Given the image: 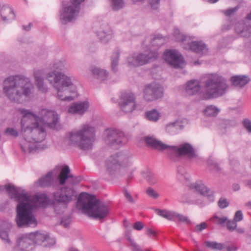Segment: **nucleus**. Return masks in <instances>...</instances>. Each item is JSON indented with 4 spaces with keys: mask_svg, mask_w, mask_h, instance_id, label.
<instances>
[{
    "mask_svg": "<svg viewBox=\"0 0 251 251\" xmlns=\"http://www.w3.org/2000/svg\"><path fill=\"white\" fill-rule=\"evenodd\" d=\"M12 198L18 202L17 205L16 223L19 227L35 226L37 223L32 213L33 204L45 207L50 202L49 197L45 194L31 196L21 188L12 185L5 186Z\"/></svg>",
    "mask_w": 251,
    "mask_h": 251,
    "instance_id": "nucleus-1",
    "label": "nucleus"
},
{
    "mask_svg": "<svg viewBox=\"0 0 251 251\" xmlns=\"http://www.w3.org/2000/svg\"><path fill=\"white\" fill-rule=\"evenodd\" d=\"M23 115L21 120V132L24 139L20 146L25 152H31L36 149V143L44 141L46 136L44 126L38 122L36 116L30 110L19 109Z\"/></svg>",
    "mask_w": 251,
    "mask_h": 251,
    "instance_id": "nucleus-2",
    "label": "nucleus"
},
{
    "mask_svg": "<svg viewBox=\"0 0 251 251\" xmlns=\"http://www.w3.org/2000/svg\"><path fill=\"white\" fill-rule=\"evenodd\" d=\"M33 88L30 79L22 75H10L3 81V93L11 101L17 103L27 100Z\"/></svg>",
    "mask_w": 251,
    "mask_h": 251,
    "instance_id": "nucleus-3",
    "label": "nucleus"
},
{
    "mask_svg": "<svg viewBox=\"0 0 251 251\" xmlns=\"http://www.w3.org/2000/svg\"><path fill=\"white\" fill-rule=\"evenodd\" d=\"M52 67L54 70L48 73L46 78L56 90L57 98L64 101L73 100L75 97L70 95L75 93V91L71 90L74 86L72 78L60 72L66 69L65 61H58L53 64Z\"/></svg>",
    "mask_w": 251,
    "mask_h": 251,
    "instance_id": "nucleus-4",
    "label": "nucleus"
},
{
    "mask_svg": "<svg viewBox=\"0 0 251 251\" xmlns=\"http://www.w3.org/2000/svg\"><path fill=\"white\" fill-rule=\"evenodd\" d=\"M77 207L89 217L95 219H102L107 216L109 208L106 204L97 199L93 195L87 193L80 194Z\"/></svg>",
    "mask_w": 251,
    "mask_h": 251,
    "instance_id": "nucleus-5",
    "label": "nucleus"
},
{
    "mask_svg": "<svg viewBox=\"0 0 251 251\" xmlns=\"http://www.w3.org/2000/svg\"><path fill=\"white\" fill-rule=\"evenodd\" d=\"M228 88L226 79L222 76L217 74L208 75L204 82L203 99L208 100L222 96Z\"/></svg>",
    "mask_w": 251,
    "mask_h": 251,
    "instance_id": "nucleus-6",
    "label": "nucleus"
},
{
    "mask_svg": "<svg viewBox=\"0 0 251 251\" xmlns=\"http://www.w3.org/2000/svg\"><path fill=\"white\" fill-rule=\"evenodd\" d=\"M95 132L94 126L88 124H84L79 130L70 133V144L84 151L90 150L96 140Z\"/></svg>",
    "mask_w": 251,
    "mask_h": 251,
    "instance_id": "nucleus-7",
    "label": "nucleus"
},
{
    "mask_svg": "<svg viewBox=\"0 0 251 251\" xmlns=\"http://www.w3.org/2000/svg\"><path fill=\"white\" fill-rule=\"evenodd\" d=\"M131 155L128 152H119L113 154L106 161L107 171L111 176L117 174L122 167L132 164Z\"/></svg>",
    "mask_w": 251,
    "mask_h": 251,
    "instance_id": "nucleus-8",
    "label": "nucleus"
},
{
    "mask_svg": "<svg viewBox=\"0 0 251 251\" xmlns=\"http://www.w3.org/2000/svg\"><path fill=\"white\" fill-rule=\"evenodd\" d=\"M174 36L177 41L182 42L184 46L185 44L188 45V48L196 53L202 55L206 53L208 51L206 45L202 42L194 41L190 43V37L180 33L179 29L177 28L174 30ZM183 47L185 49L187 48L185 46Z\"/></svg>",
    "mask_w": 251,
    "mask_h": 251,
    "instance_id": "nucleus-9",
    "label": "nucleus"
},
{
    "mask_svg": "<svg viewBox=\"0 0 251 251\" xmlns=\"http://www.w3.org/2000/svg\"><path fill=\"white\" fill-rule=\"evenodd\" d=\"M84 0H70V4L63 8V11L61 13L60 19L63 24L75 20L78 16L80 4Z\"/></svg>",
    "mask_w": 251,
    "mask_h": 251,
    "instance_id": "nucleus-10",
    "label": "nucleus"
},
{
    "mask_svg": "<svg viewBox=\"0 0 251 251\" xmlns=\"http://www.w3.org/2000/svg\"><path fill=\"white\" fill-rule=\"evenodd\" d=\"M158 53L157 51L151 50L145 53H134L127 58V62L129 65L136 67L153 61L158 57Z\"/></svg>",
    "mask_w": 251,
    "mask_h": 251,
    "instance_id": "nucleus-11",
    "label": "nucleus"
},
{
    "mask_svg": "<svg viewBox=\"0 0 251 251\" xmlns=\"http://www.w3.org/2000/svg\"><path fill=\"white\" fill-rule=\"evenodd\" d=\"M77 193L74 189L67 186L62 187L53 193L55 201L65 205L75 200Z\"/></svg>",
    "mask_w": 251,
    "mask_h": 251,
    "instance_id": "nucleus-12",
    "label": "nucleus"
},
{
    "mask_svg": "<svg viewBox=\"0 0 251 251\" xmlns=\"http://www.w3.org/2000/svg\"><path fill=\"white\" fill-rule=\"evenodd\" d=\"M38 122L43 126L47 125L50 128L57 129L59 117L58 114L53 111L42 109L39 116H36Z\"/></svg>",
    "mask_w": 251,
    "mask_h": 251,
    "instance_id": "nucleus-13",
    "label": "nucleus"
},
{
    "mask_svg": "<svg viewBox=\"0 0 251 251\" xmlns=\"http://www.w3.org/2000/svg\"><path fill=\"white\" fill-rule=\"evenodd\" d=\"M119 104L121 109L126 113L132 112L136 108L135 96L131 92H123L121 94Z\"/></svg>",
    "mask_w": 251,
    "mask_h": 251,
    "instance_id": "nucleus-14",
    "label": "nucleus"
},
{
    "mask_svg": "<svg viewBox=\"0 0 251 251\" xmlns=\"http://www.w3.org/2000/svg\"><path fill=\"white\" fill-rule=\"evenodd\" d=\"M104 139L107 144L120 145L125 140L124 133L119 130L109 128L104 132Z\"/></svg>",
    "mask_w": 251,
    "mask_h": 251,
    "instance_id": "nucleus-15",
    "label": "nucleus"
},
{
    "mask_svg": "<svg viewBox=\"0 0 251 251\" xmlns=\"http://www.w3.org/2000/svg\"><path fill=\"white\" fill-rule=\"evenodd\" d=\"M163 88L159 84L151 83L146 86L144 90V99L148 101H152L162 97Z\"/></svg>",
    "mask_w": 251,
    "mask_h": 251,
    "instance_id": "nucleus-16",
    "label": "nucleus"
},
{
    "mask_svg": "<svg viewBox=\"0 0 251 251\" xmlns=\"http://www.w3.org/2000/svg\"><path fill=\"white\" fill-rule=\"evenodd\" d=\"M169 147L168 150L175 154L177 157L187 156L191 158L196 156L193 147L189 143H184L179 146L169 145Z\"/></svg>",
    "mask_w": 251,
    "mask_h": 251,
    "instance_id": "nucleus-17",
    "label": "nucleus"
},
{
    "mask_svg": "<svg viewBox=\"0 0 251 251\" xmlns=\"http://www.w3.org/2000/svg\"><path fill=\"white\" fill-rule=\"evenodd\" d=\"M164 55L165 60L175 68L181 67L183 63L182 55L176 50H169Z\"/></svg>",
    "mask_w": 251,
    "mask_h": 251,
    "instance_id": "nucleus-18",
    "label": "nucleus"
},
{
    "mask_svg": "<svg viewBox=\"0 0 251 251\" xmlns=\"http://www.w3.org/2000/svg\"><path fill=\"white\" fill-rule=\"evenodd\" d=\"M70 170L68 166H64L61 170L59 175L58 176L60 185H64L66 180L71 185H75L79 183L81 180L79 176H74L70 174Z\"/></svg>",
    "mask_w": 251,
    "mask_h": 251,
    "instance_id": "nucleus-19",
    "label": "nucleus"
},
{
    "mask_svg": "<svg viewBox=\"0 0 251 251\" xmlns=\"http://www.w3.org/2000/svg\"><path fill=\"white\" fill-rule=\"evenodd\" d=\"M90 106L88 101H83L73 102L68 108V112L80 115L87 112Z\"/></svg>",
    "mask_w": 251,
    "mask_h": 251,
    "instance_id": "nucleus-20",
    "label": "nucleus"
},
{
    "mask_svg": "<svg viewBox=\"0 0 251 251\" xmlns=\"http://www.w3.org/2000/svg\"><path fill=\"white\" fill-rule=\"evenodd\" d=\"M35 83L38 90L42 93H46L48 88L44 82L45 71L43 69L35 70L33 72Z\"/></svg>",
    "mask_w": 251,
    "mask_h": 251,
    "instance_id": "nucleus-21",
    "label": "nucleus"
},
{
    "mask_svg": "<svg viewBox=\"0 0 251 251\" xmlns=\"http://www.w3.org/2000/svg\"><path fill=\"white\" fill-rule=\"evenodd\" d=\"M192 188H195L196 191L201 195L206 197L209 201H214V196L213 191L208 189L204 184L199 182L191 185Z\"/></svg>",
    "mask_w": 251,
    "mask_h": 251,
    "instance_id": "nucleus-22",
    "label": "nucleus"
},
{
    "mask_svg": "<svg viewBox=\"0 0 251 251\" xmlns=\"http://www.w3.org/2000/svg\"><path fill=\"white\" fill-rule=\"evenodd\" d=\"M97 35L101 42L106 44L112 39L113 31L109 25H104L101 26L98 32Z\"/></svg>",
    "mask_w": 251,
    "mask_h": 251,
    "instance_id": "nucleus-23",
    "label": "nucleus"
},
{
    "mask_svg": "<svg viewBox=\"0 0 251 251\" xmlns=\"http://www.w3.org/2000/svg\"><path fill=\"white\" fill-rule=\"evenodd\" d=\"M145 142L148 146L159 151L168 150V147H169V145L164 144L153 136L146 137Z\"/></svg>",
    "mask_w": 251,
    "mask_h": 251,
    "instance_id": "nucleus-24",
    "label": "nucleus"
},
{
    "mask_svg": "<svg viewBox=\"0 0 251 251\" xmlns=\"http://www.w3.org/2000/svg\"><path fill=\"white\" fill-rule=\"evenodd\" d=\"M17 242L18 248L22 251H28L29 247L33 244L30 233L22 235L18 238Z\"/></svg>",
    "mask_w": 251,
    "mask_h": 251,
    "instance_id": "nucleus-25",
    "label": "nucleus"
},
{
    "mask_svg": "<svg viewBox=\"0 0 251 251\" xmlns=\"http://www.w3.org/2000/svg\"><path fill=\"white\" fill-rule=\"evenodd\" d=\"M30 236L32 238L33 244L43 245L45 247L48 246V245L45 243L50 240L47 234L40 232H31L30 233Z\"/></svg>",
    "mask_w": 251,
    "mask_h": 251,
    "instance_id": "nucleus-26",
    "label": "nucleus"
},
{
    "mask_svg": "<svg viewBox=\"0 0 251 251\" xmlns=\"http://www.w3.org/2000/svg\"><path fill=\"white\" fill-rule=\"evenodd\" d=\"M230 80L234 86L241 88L248 84L251 79L247 75H236L232 76Z\"/></svg>",
    "mask_w": 251,
    "mask_h": 251,
    "instance_id": "nucleus-27",
    "label": "nucleus"
},
{
    "mask_svg": "<svg viewBox=\"0 0 251 251\" xmlns=\"http://www.w3.org/2000/svg\"><path fill=\"white\" fill-rule=\"evenodd\" d=\"M183 127L184 126L181 121H176L167 124L165 126V130L171 135H175L182 130Z\"/></svg>",
    "mask_w": 251,
    "mask_h": 251,
    "instance_id": "nucleus-28",
    "label": "nucleus"
},
{
    "mask_svg": "<svg viewBox=\"0 0 251 251\" xmlns=\"http://www.w3.org/2000/svg\"><path fill=\"white\" fill-rule=\"evenodd\" d=\"M201 90L200 82L197 80L189 81L186 86V92L188 95L192 96L199 93Z\"/></svg>",
    "mask_w": 251,
    "mask_h": 251,
    "instance_id": "nucleus-29",
    "label": "nucleus"
},
{
    "mask_svg": "<svg viewBox=\"0 0 251 251\" xmlns=\"http://www.w3.org/2000/svg\"><path fill=\"white\" fill-rule=\"evenodd\" d=\"M37 185L41 187L53 186L54 180L52 176V173L49 172L45 176L39 179L36 182Z\"/></svg>",
    "mask_w": 251,
    "mask_h": 251,
    "instance_id": "nucleus-30",
    "label": "nucleus"
},
{
    "mask_svg": "<svg viewBox=\"0 0 251 251\" xmlns=\"http://www.w3.org/2000/svg\"><path fill=\"white\" fill-rule=\"evenodd\" d=\"M90 70L94 77L100 80H104L108 76V73L105 70L97 67H92Z\"/></svg>",
    "mask_w": 251,
    "mask_h": 251,
    "instance_id": "nucleus-31",
    "label": "nucleus"
},
{
    "mask_svg": "<svg viewBox=\"0 0 251 251\" xmlns=\"http://www.w3.org/2000/svg\"><path fill=\"white\" fill-rule=\"evenodd\" d=\"M205 246L215 251H221L225 247V244L218 243L216 241L205 240L204 242Z\"/></svg>",
    "mask_w": 251,
    "mask_h": 251,
    "instance_id": "nucleus-32",
    "label": "nucleus"
},
{
    "mask_svg": "<svg viewBox=\"0 0 251 251\" xmlns=\"http://www.w3.org/2000/svg\"><path fill=\"white\" fill-rule=\"evenodd\" d=\"M156 211L158 215L169 220L175 221L176 212L160 209H156Z\"/></svg>",
    "mask_w": 251,
    "mask_h": 251,
    "instance_id": "nucleus-33",
    "label": "nucleus"
},
{
    "mask_svg": "<svg viewBox=\"0 0 251 251\" xmlns=\"http://www.w3.org/2000/svg\"><path fill=\"white\" fill-rule=\"evenodd\" d=\"M120 51L119 50H116L113 52L111 58V69L114 72H116L118 70V61L120 57Z\"/></svg>",
    "mask_w": 251,
    "mask_h": 251,
    "instance_id": "nucleus-34",
    "label": "nucleus"
},
{
    "mask_svg": "<svg viewBox=\"0 0 251 251\" xmlns=\"http://www.w3.org/2000/svg\"><path fill=\"white\" fill-rule=\"evenodd\" d=\"M146 116L147 118L152 122L157 121L160 117V113L156 109H152L146 112Z\"/></svg>",
    "mask_w": 251,
    "mask_h": 251,
    "instance_id": "nucleus-35",
    "label": "nucleus"
},
{
    "mask_svg": "<svg viewBox=\"0 0 251 251\" xmlns=\"http://www.w3.org/2000/svg\"><path fill=\"white\" fill-rule=\"evenodd\" d=\"M219 109L214 105H208L204 110V115L207 116H216L219 112Z\"/></svg>",
    "mask_w": 251,
    "mask_h": 251,
    "instance_id": "nucleus-36",
    "label": "nucleus"
},
{
    "mask_svg": "<svg viewBox=\"0 0 251 251\" xmlns=\"http://www.w3.org/2000/svg\"><path fill=\"white\" fill-rule=\"evenodd\" d=\"M112 9L117 11L122 9L125 5L124 0H110Z\"/></svg>",
    "mask_w": 251,
    "mask_h": 251,
    "instance_id": "nucleus-37",
    "label": "nucleus"
},
{
    "mask_svg": "<svg viewBox=\"0 0 251 251\" xmlns=\"http://www.w3.org/2000/svg\"><path fill=\"white\" fill-rule=\"evenodd\" d=\"M164 41L165 40L163 37L160 35H158L153 38L151 42V44L153 46H160L164 44Z\"/></svg>",
    "mask_w": 251,
    "mask_h": 251,
    "instance_id": "nucleus-38",
    "label": "nucleus"
},
{
    "mask_svg": "<svg viewBox=\"0 0 251 251\" xmlns=\"http://www.w3.org/2000/svg\"><path fill=\"white\" fill-rule=\"evenodd\" d=\"M127 240L130 243V246L132 251H142L140 246L131 238L130 236H127Z\"/></svg>",
    "mask_w": 251,
    "mask_h": 251,
    "instance_id": "nucleus-39",
    "label": "nucleus"
},
{
    "mask_svg": "<svg viewBox=\"0 0 251 251\" xmlns=\"http://www.w3.org/2000/svg\"><path fill=\"white\" fill-rule=\"evenodd\" d=\"M147 181L151 184H155L157 182V179L155 176L152 173H148L146 176H145Z\"/></svg>",
    "mask_w": 251,
    "mask_h": 251,
    "instance_id": "nucleus-40",
    "label": "nucleus"
},
{
    "mask_svg": "<svg viewBox=\"0 0 251 251\" xmlns=\"http://www.w3.org/2000/svg\"><path fill=\"white\" fill-rule=\"evenodd\" d=\"M146 192L149 197L154 199H157L159 196L158 193H157L153 189L150 187L147 189Z\"/></svg>",
    "mask_w": 251,
    "mask_h": 251,
    "instance_id": "nucleus-41",
    "label": "nucleus"
},
{
    "mask_svg": "<svg viewBox=\"0 0 251 251\" xmlns=\"http://www.w3.org/2000/svg\"><path fill=\"white\" fill-rule=\"evenodd\" d=\"M177 173L179 178L181 180H183V179H187L188 175L185 172V169L182 167H179L177 169Z\"/></svg>",
    "mask_w": 251,
    "mask_h": 251,
    "instance_id": "nucleus-42",
    "label": "nucleus"
},
{
    "mask_svg": "<svg viewBox=\"0 0 251 251\" xmlns=\"http://www.w3.org/2000/svg\"><path fill=\"white\" fill-rule=\"evenodd\" d=\"M237 226V222L233 220H228L226 222V227L227 229L229 231H233L235 229H236Z\"/></svg>",
    "mask_w": 251,
    "mask_h": 251,
    "instance_id": "nucleus-43",
    "label": "nucleus"
},
{
    "mask_svg": "<svg viewBox=\"0 0 251 251\" xmlns=\"http://www.w3.org/2000/svg\"><path fill=\"white\" fill-rule=\"evenodd\" d=\"M177 220L180 222L186 223L187 224H189L190 222V220H189L187 217L176 212L175 216V221H176Z\"/></svg>",
    "mask_w": 251,
    "mask_h": 251,
    "instance_id": "nucleus-44",
    "label": "nucleus"
},
{
    "mask_svg": "<svg viewBox=\"0 0 251 251\" xmlns=\"http://www.w3.org/2000/svg\"><path fill=\"white\" fill-rule=\"evenodd\" d=\"M208 163L211 170L216 172H218L221 170L219 165L216 162L212 160H209Z\"/></svg>",
    "mask_w": 251,
    "mask_h": 251,
    "instance_id": "nucleus-45",
    "label": "nucleus"
},
{
    "mask_svg": "<svg viewBox=\"0 0 251 251\" xmlns=\"http://www.w3.org/2000/svg\"><path fill=\"white\" fill-rule=\"evenodd\" d=\"M243 33L241 34V37H249L251 34V25H245L242 30Z\"/></svg>",
    "mask_w": 251,
    "mask_h": 251,
    "instance_id": "nucleus-46",
    "label": "nucleus"
},
{
    "mask_svg": "<svg viewBox=\"0 0 251 251\" xmlns=\"http://www.w3.org/2000/svg\"><path fill=\"white\" fill-rule=\"evenodd\" d=\"M242 124L245 128L249 133L251 134V120L248 119H245L243 121Z\"/></svg>",
    "mask_w": 251,
    "mask_h": 251,
    "instance_id": "nucleus-47",
    "label": "nucleus"
},
{
    "mask_svg": "<svg viewBox=\"0 0 251 251\" xmlns=\"http://www.w3.org/2000/svg\"><path fill=\"white\" fill-rule=\"evenodd\" d=\"M0 238L5 243H10V240L9 239L8 233L6 231L2 230L0 231Z\"/></svg>",
    "mask_w": 251,
    "mask_h": 251,
    "instance_id": "nucleus-48",
    "label": "nucleus"
},
{
    "mask_svg": "<svg viewBox=\"0 0 251 251\" xmlns=\"http://www.w3.org/2000/svg\"><path fill=\"white\" fill-rule=\"evenodd\" d=\"M243 219V214L241 210L237 211L234 216L233 220L237 223L241 221Z\"/></svg>",
    "mask_w": 251,
    "mask_h": 251,
    "instance_id": "nucleus-49",
    "label": "nucleus"
},
{
    "mask_svg": "<svg viewBox=\"0 0 251 251\" xmlns=\"http://www.w3.org/2000/svg\"><path fill=\"white\" fill-rule=\"evenodd\" d=\"M124 196L127 201L131 203H134L135 202V199L131 196V195L126 190L124 192Z\"/></svg>",
    "mask_w": 251,
    "mask_h": 251,
    "instance_id": "nucleus-50",
    "label": "nucleus"
},
{
    "mask_svg": "<svg viewBox=\"0 0 251 251\" xmlns=\"http://www.w3.org/2000/svg\"><path fill=\"white\" fill-rule=\"evenodd\" d=\"M245 25L243 23H237L236 24L235 26V32L239 34L240 36L242 33H243L242 30L244 27Z\"/></svg>",
    "mask_w": 251,
    "mask_h": 251,
    "instance_id": "nucleus-51",
    "label": "nucleus"
},
{
    "mask_svg": "<svg viewBox=\"0 0 251 251\" xmlns=\"http://www.w3.org/2000/svg\"><path fill=\"white\" fill-rule=\"evenodd\" d=\"M229 203L226 199L220 198L218 201V206L220 208H225L228 206Z\"/></svg>",
    "mask_w": 251,
    "mask_h": 251,
    "instance_id": "nucleus-52",
    "label": "nucleus"
},
{
    "mask_svg": "<svg viewBox=\"0 0 251 251\" xmlns=\"http://www.w3.org/2000/svg\"><path fill=\"white\" fill-rule=\"evenodd\" d=\"M5 133L14 137H17L18 135V132L13 128H7L5 131Z\"/></svg>",
    "mask_w": 251,
    "mask_h": 251,
    "instance_id": "nucleus-53",
    "label": "nucleus"
},
{
    "mask_svg": "<svg viewBox=\"0 0 251 251\" xmlns=\"http://www.w3.org/2000/svg\"><path fill=\"white\" fill-rule=\"evenodd\" d=\"M239 9V6H236L234 8H230L224 11V14L228 16H230L234 13Z\"/></svg>",
    "mask_w": 251,
    "mask_h": 251,
    "instance_id": "nucleus-54",
    "label": "nucleus"
},
{
    "mask_svg": "<svg viewBox=\"0 0 251 251\" xmlns=\"http://www.w3.org/2000/svg\"><path fill=\"white\" fill-rule=\"evenodd\" d=\"M207 227V224L205 222L201 223L200 224L196 226L195 229L197 232H201L202 230L205 229Z\"/></svg>",
    "mask_w": 251,
    "mask_h": 251,
    "instance_id": "nucleus-55",
    "label": "nucleus"
},
{
    "mask_svg": "<svg viewBox=\"0 0 251 251\" xmlns=\"http://www.w3.org/2000/svg\"><path fill=\"white\" fill-rule=\"evenodd\" d=\"M160 3V0H149V3L152 9H156L158 8Z\"/></svg>",
    "mask_w": 251,
    "mask_h": 251,
    "instance_id": "nucleus-56",
    "label": "nucleus"
},
{
    "mask_svg": "<svg viewBox=\"0 0 251 251\" xmlns=\"http://www.w3.org/2000/svg\"><path fill=\"white\" fill-rule=\"evenodd\" d=\"M144 227L143 224L140 222H137L135 223L134 225V229L140 230L142 229Z\"/></svg>",
    "mask_w": 251,
    "mask_h": 251,
    "instance_id": "nucleus-57",
    "label": "nucleus"
},
{
    "mask_svg": "<svg viewBox=\"0 0 251 251\" xmlns=\"http://www.w3.org/2000/svg\"><path fill=\"white\" fill-rule=\"evenodd\" d=\"M146 234L151 237L155 236L156 232L151 228H147Z\"/></svg>",
    "mask_w": 251,
    "mask_h": 251,
    "instance_id": "nucleus-58",
    "label": "nucleus"
},
{
    "mask_svg": "<svg viewBox=\"0 0 251 251\" xmlns=\"http://www.w3.org/2000/svg\"><path fill=\"white\" fill-rule=\"evenodd\" d=\"M70 224V221L69 219L64 220L62 219L61 222V225L65 227H69Z\"/></svg>",
    "mask_w": 251,
    "mask_h": 251,
    "instance_id": "nucleus-59",
    "label": "nucleus"
},
{
    "mask_svg": "<svg viewBox=\"0 0 251 251\" xmlns=\"http://www.w3.org/2000/svg\"><path fill=\"white\" fill-rule=\"evenodd\" d=\"M227 219L226 217H223L218 218V223L220 225H222L226 222H227Z\"/></svg>",
    "mask_w": 251,
    "mask_h": 251,
    "instance_id": "nucleus-60",
    "label": "nucleus"
},
{
    "mask_svg": "<svg viewBox=\"0 0 251 251\" xmlns=\"http://www.w3.org/2000/svg\"><path fill=\"white\" fill-rule=\"evenodd\" d=\"M224 249H226L227 251H232L233 250H234V251H236L237 250V248L235 247H230L229 246H226V245Z\"/></svg>",
    "mask_w": 251,
    "mask_h": 251,
    "instance_id": "nucleus-61",
    "label": "nucleus"
},
{
    "mask_svg": "<svg viewBox=\"0 0 251 251\" xmlns=\"http://www.w3.org/2000/svg\"><path fill=\"white\" fill-rule=\"evenodd\" d=\"M32 24L29 23L27 25H23V28L25 31H29L31 27Z\"/></svg>",
    "mask_w": 251,
    "mask_h": 251,
    "instance_id": "nucleus-62",
    "label": "nucleus"
},
{
    "mask_svg": "<svg viewBox=\"0 0 251 251\" xmlns=\"http://www.w3.org/2000/svg\"><path fill=\"white\" fill-rule=\"evenodd\" d=\"M232 188L234 191H236L240 189V186L238 184H233L232 185Z\"/></svg>",
    "mask_w": 251,
    "mask_h": 251,
    "instance_id": "nucleus-63",
    "label": "nucleus"
},
{
    "mask_svg": "<svg viewBox=\"0 0 251 251\" xmlns=\"http://www.w3.org/2000/svg\"><path fill=\"white\" fill-rule=\"evenodd\" d=\"M133 177V172H130L127 176V181H129L132 179Z\"/></svg>",
    "mask_w": 251,
    "mask_h": 251,
    "instance_id": "nucleus-64",
    "label": "nucleus"
}]
</instances>
